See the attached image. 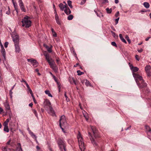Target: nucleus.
<instances>
[{
	"label": "nucleus",
	"instance_id": "nucleus-1",
	"mask_svg": "<svg viewBox=\"0 0 151 151\" xmlns=\"http://www.w3.org/2000/svg\"><path fill=\"white\" fill-rule=\"evenodd\" d=\"M77 138L78 140L79 145L80 149L81 151H84L85 149L84 142L82 137L81 136L80 132H78V134L77 136Z\"/></svg>",
	"mask_w": 151,
	"mask_h": 151
},
{
	"label": "nucleus",
	"instance_id": "nucleus-2",
	"mask_svg": "<svg viewBox=\"0 0 151 151\" xmlns=\"http://www.w3.org/2000/svg\"><path fill=\"white\" fill-rule=\"evenodd\" d=\"M22 26L25 27L26 28H28L31 26V22L29 20L28 17L26 16L22 20Z\"/></svg>",
	"mask_w": 151,
	"mask_h": 151
},
{
	"label": "nucleus",
	"instance_id": "nucleus-3",
	"mask_svg": "<svg viewBox=\"0 0 151 151\" xmlns=\"http://www.w3.org/2000/svg\"><path fill=\"white\" fill-rule=\"evenodd\" d=\"M43 55L45 56L46 60L48 63L50 67L55 64L54 60L50 57L49 54L46 52H45L43 53Z\"/></svg>",
	"mask_w": 151,
	"mask_h": 151
},
{
	"label": "nucleus",
	"instance_id": "nucleus-4",
	"mask_svg": "<svg viewBox=\"0 0 151 151\" xmlns=\"http://www.w3.org/2000/svg\"><path fill=\"white\" fill-rule=\"evenodd\" d=\"M45 107L46 110L48 111V112L52 116L55 115V111L51 106L48 104H45Z\"/></svg>",
	"mask_w": 151,
	"mask_h": 151
},
{
	"label": "nucleus",
	"instance_id": "nucleus-5",
	"mask_svg": "<svg viewBox=\"0 0 151 151\" xmlns=\"http://www.w3.org/2000/svg\"><path fill=\"white\" fill-rule=\"evenodd\" d=\"M59 122V125L60 127H61V126L63 127L65 126L67 123L65 120V116L63 115L60 117Z\"/></svg>",
	"mask_w": 151,
	"mask_h": 151
},
{
	"label": "nucleus",
	"instance_id": "nucleus-6",
	"mask_svg": "<svg viewBox=\"0 0 151 151\" xmlns=\"http://www.w3.org/2000/svg\"><path fill=\"white\" fill-rule=\"evenodd\" d=\"M133 76L135 79V81L137 84L138 83V82L139 81H139L142 80L143 78L142 76L139 75L137 73H132Z\"/></svg>",
	"mask_w": 151,
	"mask_h": 151
},
{
	"label": "nucleus",
	"instance_id": "nucleus-7",
	"mask_svg": "<svg viewBox=\"0 0 151 151\" xmlns=\"http://www.w3.org/2000/svg\"><path fill=\"white\" fill-rule=\"evenodd\" d=\"M139 81H140V82L139 81L138 82V83L137 84L139 88H142L146 87L147 84L144 81L143 79L142 80H140Z\"/></svg>",
	"mask_w": 151,
	"mask_h": 151
},
{
	"label": "nucleus",
	"instance_id": "nucleus-8",
	"mask_svg": "<svg viewBox=\"0 0 151 151\" xmlns=\"http://www.w3.org/2000/svg\"><path fill=\"white\" fill-rule=\"evenodd\" d=\"M27 61L31 63L34 67H36L38 64V63L35 60L33 59H27Z\"/></svg>",
	"mask_w": 151,
	"mask_h": 151
},
{
	"label": "nucleus",
	"instance_id": "nucleus-9",
	"mask_svg": "<svg viewBox=\"0 0 151 151\" xmlns=\"http://www.w3.org/2000/svg\"><path fill=\"white\" fill-rule=\"evenodd\" d=\"M19 4L21 10L24 12H26V9L24 7V4L22 0H19Z\"/></svg>",
	"mask_w": 151,
	"mask_h": 151
},
{
	"label": "nucleus",
	"instance_id": "nucleus-10",
	"mask_svg": "<svg viewBox=\"0 0 151 151\" xmlns=\"http://www.w3.org/2000/svg\"><path fill=\"white\" fill-rule=\"evenodd\" d=\"M13 40L15 44L19 43V39L18 35H13L12 36Z\"/></svg>",
	"mask_w": 151,
	"mask_h": 151
},
{
	"label": "nucleus",
	"instance_id": "nucleus-11",
	"mask_svg": "<svg viewBox=\"0 0 151 151\" xmlns=\"http://www.w3.org/2000/svg\"><path fill=\"white\" fill-rule=\"evenodd\" d=\"M0 46L1 47V53L2 55L4 57V59H5V55H6V52L5 49L4 48V46L2 44V43H1L0 45Z\"/></svg>",
	"mask_w": 151,
	"mask_h": 151
},
{
	"label": "nucleus",
	"instance_id": "nucleus-12",
	"mask_svg": "<svg viewBox=\"0 0 151 151\" xmlns=\"http://www.w3.org/2000/svg\"><path fill=\"white\" fill-rule=\"evenodd\" d=\"M57 142L58 146L65 144V141L60 138L58 139Z\"/></svg>",
	"mask_w": 151,
	"mask_h": 151
},
{
	"label": "nucleus",
	"instance_id": "nucleus-13",
	"mask_svg": "<svg viewBox=\"0 0 151 151\" xmlns=\"http://www.w3.org/2000/svg\"><path fill=\"white\" fill-rule=\"evenodd\" d=\"M91 128L93 131V132L94 137H98L97 135L96 134L97 133V130L95 127L94 126H91Z\"/></svg>",
	"mask_w": 151,
	"mask_h": 151
},
{
	"label": "nucleus",
	"instance_id": "nucleus-14",
	"mask_svg": "<svg viewBox=\"0 0 151 151\" xmlns=\"http://www.w3.org/2000/svg\"><path fill=\"white\" fill-rule=\"evenodd\" d=\"M59 6L61 10L63 11L68 6L66 4L65 5H64L62 3H61L59 4Z\"/></svg>",
	"mask_w": 151,
	"mask_h": 151
},
{
	"label": "nucleus",
	"instance_id": "nucleus-15",
	"mask_svg": "<svg viewBox=\"0 0 151 151\" xmlns=\"http://www.w3.org/2000/svg\"><path fill=\"white\" fill-rule=\"evenodd\" d=\"M19 43L15 44V51L16 52L19 53L20 51V49L19 46L18 45Z\"/></svg>",
	"mask_w": 151,
	"mask_h": 151
},
{
	"label": "nucleus",
	"instance_id": "nucleus-16",
	"mask_svg": "<svg viewBox=\"0 0 151 151\" xmlns=\"http://www.w3.org/2000/svg\"><path fill=\"white\" fill-rule=\"evenodd\" d=\"M61 151H66V144L58 146Z\"/></svg>",
	"mask_w": 151,
	"mask_h": 151
},
{
	"label": "nucleus",
	"instance_id": "nucleus-17",
	"mask_svg": "<svg viewBox=\"0 0 151 151\" xmlns=\"http://www.w3.org/2000/svg\"><path fill=\"white\" fill-rule=\"evenodd\" d=\"M64 11L65 13L67 15L70 14L71 12V11L68 6L64 10Z\"/></svg>",
	"mask_w": 151,
	"mask_h": 151
},
{
	"label": "nucleus",
	"instance_id": "nucleus-18",
	"mask_svg": "<svg viewBox=\"0 0 151 151\" xmlns=\"http://www.w3.org/2000/svg\"><path fill=\"white\" fill-rule=\"evenodd\" d=\"M44 46L46 48L47 51L49 52H52V46H51L50 47H49L48 46L46 45H44Z\"/></svg>",
	"mask_w": 151,
	"mask_h": 151
},
{
	"label": "nucleus",
	"instance_id": "nucleus-19",
	"mask_svg": "<svg viewBox=\"0 0 151 151\" xmlns=\"http://www.w3.org/2000/svg\"><path fill=\"white\" fill-rule=\"evenodd\" d=\"M82 82L83 83H84L87 86H89L91 85L89 82L87 80H83Z\"/></svg>",
	"mask_w": 151,
	"mask_h": 151
},
{
	"label": "nucleus",
	"instance_id": "nucleus-20",
	"mask_svg": "<svg viewBox=\"0 0 151 151\" xmlns=\"http://www.w3.org/2000/svg\"><path fill=\"white\" fill-rule=\"evenodd\" d=\"M145 128L147 131H148L147 134L151 135V129L150 127L148 126H145Z\"/></svg>",
	"mask_w": 151,
	"mask_h": 151
},
{
	"label": "nucleus",
	"instance_id": "nucleus-21",
	"mask_svg": "<svg viewBox=\"0 0 151 151\" xmlns=\"http://www.w3.org/2000/svg\"><path fill=\"white\" fill-rule=\"evenodd\" d=\"M139 69V68L136 67H133V68H132L131 70L132 72V73H134L135 72H136L138 71Z\"/></svg>",
	"mask_w": 151,
	"mask_h": 151
},
{
	"label": "nucleus",
	"instance_id": "nucleus-22",
	"mask_svg": "<svg viewBox=\"0 0 151 151\" xmlns=\"http://www.w3.org/2000/svg\"><path fill=\"white\" fill-rule=\"evenodd\" d=\"M90 139L92 142V143L94 145H97V144L96 142L94 140L93 138L91 135V137H90Z\"/></svg>",
	"mask_w": 151,
	"mask_h": 151
},
{
	"label": "nucleus",
	"instance_id": "nucleus-23",
	"mask_svg": "<svg viewBox=\"0 0 151 151\" xmlns=\"http://www.w3.org/2000/svg\"><path fill=\"white\" fill-rule=\"evenodd\" d=\"M119 37L121 40L124 42L125 43H127V42L124 39V38L123 37L122 35L121 34H120L119 35Z\"/></svg>",
	"mask_w": 151,
	"mask_h": 151
},
{
	"label": "nucleus",
	"instance_id": "nucleus-24",
	"mask_svg": "<svg viewBox=\"0 0 151 151\" xmlns=\"http://www.w3.org/2000/svg\"><path fill=\"white\" fill-rule=\"evenodd\" d=\"M151 68V67L150 65H147L146 66L145 69L146 72L150 71V70Z\"/></svg>",
	"mask_w": 151,
	"mask_h": 151
},
{
	"label": "nucleus",
	"instance_id": "nucleus-25",
	"mask_svg": "<svg viewBox=\"0 0 151 151\" xmlns=\"http://www.w3.org/2000/svg\"><path fill=\"white\" fill-rule=\"evenodd\" d=\"M3 151H14V150L12 149H10L9 148H6L4 147L3 148Z\"/></svg>",
	"mask_w": 151,
	"mask_h": 151
},
{
	"label": "nucleus",
	"instance_id": "nucleus-26",
	"mask_svg": "<svg viewBox=\"0 0 151 151\" xmlns=\"http://www.w3.org/2000/svg\"><path fill=\"white\" fill-rule=\"evenodd\" d=\"M143 5L147 9L148 8L150 7L149 3L147 2H145L143 3Z\"/></svg>",
	"mask_w": 151,
	"mask_h": 151
},
{
	"label": "nucleus",
	"instance_id": "nucleus-27",
	"mask_svg": "<svg viewBox=\"0 0 151 151\" xmlns=\"http://www.w3.org/2000/svg\"><path fill=\"white\" fill-rule=\"evenodd\" d=\"M51 67L54 71H57L58 68L55 64L51 66Z\"/></svg>",
	"mask_w": 151,
	"mask_h": 151
},
{
	"label": "nucleus",
	"instance_id": "nucleus-28",
	"mask_svg": "<svg viewBox=\"0 0 151 151\" xmlns=\"http://www.w3.org/2000/svg\"><path fill=\"white\" fill-rule=\"evenodd\" d=\"M5 106L6 111H9L10 110V106L9 104H5Z\"/></svg>",
	"mask_w": 151,
	"mask_h": 151
},
{
	"label": "nucleus",
	"instance_id": "nucleus-29",
	"mask_svg": "<svg viewBox=\"0 0 151 151\" xmlns=\"http://www.w3.org/2000/svg\"><path fill=\"white\" fill-rule=\"evenodd\" d=\"M45 93L46 94L48 95L49 96H50L51 97H52V96L51 94V93H50V92L49 91H48V90L45 91Z\"/></svg>",
	"mask_w": 151,
	"mask_h": 151
},
{
	"label": "nucleus",
	"instance_id": "nucleus-30",
	"mask_svg": "<svg viewBox=\"0 0 151 151\" xmlns=\"http://www.w3.org/2000/svg\"><path fill=\"white\" fill-rule=\"evenodd\" d=\"M111 33H112V34L113 35V36L115 38H116L118 37V36L114 32L111 31Z\"/></svg>",
	"mask_w": 151,
	"mask_h": 151
},
{
	"label": "nucleus",
	"instance_id": "nucleus-31",
	"mask_svg": "<svg viewBox=\"0 0 151 151\" xmlns=\"http://www.w3.org/2000/svg\"><path fill=\"white\" fill-rule=\"evenodd\" d=\"M4 131L6 132H9V130L8 128V126L4 127Z\"/></svg>",
	"mask_w": 151,
	"mask_h": 151
},
{
	"label": "nucleus",
	"instance_id": "nucleus-32",
	"mask_svg": "<svg viewBox=\"0 0 151 151\" xmlns=\"http://www.w3.org/2000/svg\"><path fill=\"white\" fill-rule=\"evenodd\" d=\"M55 19L56 20L57 23L58 24L60 25V22L59 21L58 17H57V16L56 17H55Z\"/></svg>",
	"mask_w": 151,
	"mask_h": 151
},
{
	"label": "nucleus",
	"instance_id": "nucleus-33",
	"mask_svg": "<svg viewBox=\"0 0 151 151\" xmlns=\"http://www.w3.org/2000/svg\"><path fill=\"white\" fill-rule=\"evenodd\" d=\"M71 3L72 2L70 1L69 0L68 1V4L71 8H73V6L71 4Z\"/></svg>",
	"mask_w": 151,
	"mask_h": 151
},
{
	"label": "nucleus",
	"instance_id": "nucleus-34",
	"mask_svg": "<svg viewBox=\"0 0 151 151\" xmlns=\"http://www.w3.org/2000/svg\"><path fill=\"white\" fill-rule=\"evenodd\" d=\"M77 73H78V75L80 76L82 75L84 73L83 72H81L80 70H78L77 71Z\"/></svg>",
	"mask_w": 151,
	"mask_h": 151
},
{
	"label": "nucleus",
	"instance_id": "nucleus-35",
	"mask_svg": "<svg viewBox=\"0 0 151 151\" xmlns=\"http://www.w3.org/2000/svg\"><path fill=\"white\" fill-rule=\"evenodd\" d=\"M106 11L107 13L110 14L112 12L111 9H109L108 8L106 9Z\"/></svg>",
	"mask_w": 151,
	"mask_h": 151
},
{
	"label": "nucleus",
	"instance_id": "nucleus-36",
	"mask_svg": "<svg viewBox=\"0 0 151 151\" xmlns=\"http://www.w3.org/2000/svg\"><path fill=\"white\" fill-rule=\"evenodd\" d=\"M73 18V15L71 14L68 17V20H71Z\"/></svg>",
	"mask_w": 151,
	"mask_h": 151
},
{
	"label": "nucleus",
	"instance_id": "nucleus-37",
	"mask_svg": "<svg viewBox=\"0 0 151 151\" xmlns=\"http://www.w3.org/2000/svg\"><path fill=\"white\" fill-rule=\"evenodd\" d=\"M6 9L7 10V11L6 12V13L8 15L10 13V11H9L10 9L9 7H8Z\"/></svg>",
	"mask_w": 151,
	"mask_h": 151
},
{
	"label": "nucleus",
	"instance_id": "nucleus-38",
	"mask_svg": "<svg viewBox=\"0 0 151 151\" xmlns=\"http://www.w3.org/2000/svg\"><path fill=\"white\" fill-rule=\"evenodd\" d=\"M44 104H50V102L49 100L47 99H46L44 102Z\"/></svg>",
	"mask_w": 151,
	"mask_h": 151
},
{
	"label": "nucleus",
	"instance_id": "nucleus-39",
	"mask_svg": "<svg viewBox=\"0 0 151 151\" xmlns=\"http://www.w3.org/2000/svg\"><path fill=\"white\" fill-rule=\"evenodd\" d=\"M111 44L113 46H115L116 47H117V45L116 42H112L111 43Z\"/></svg>",
	"mask_w": 151,
	"mask_h": 151
},
{
	"label": "nucleus",
	"instance_id": "nucleus-40",
	"mask_svg": "<svg viewBox=\"0 0 151 151\" xmlns=\"http://www.w3.org/2000/svg\"><path fill=\"white\" fill-rule=\"evenodd\" d=\"M32 111H33V113L35 114V116L37 117V112L35 110H34V109H33L32 110Z\"/></svg>",
	"mask_w": 151,
	"mask_h": 151
},
{
	"label": "nucleus",
	"instance_id": "nucleus-41",
	"mask_svg": "<svg viewBox=\"0 0 151 151\" xmlns=\"http://www.w3.org/2000/svg\"><path fill=\"white\" fill-rule=\"evenodd\" d=\"M56 83H57L58 86L59 91H60V84L58 82V81L57 82H56Z\"/></svg>",
	"mask_w": 151,
	"mask_h": 151
},
{
	"label": "nucleus",
	"instance_id": "nucleus-42",
	"mask_svg": "<svg viewBox=\"0 0 151 151\" xmlns=\"http://www.w3.org/2000/svg\"><path fill=\"white\" fill-rule=\"evenodd\" d=\"M14 151H23L22 149L21 148V147H20V148H17V150L16 151L14 150Z\"/></svg>",
	"mask_w": 151,
	"mask_h": 151
},
{
	"label": "nucleus",
	"instance_id": "nucleus-43",
	"mask_svg": "<svg viewBox=\"0 0 151 151\" xmlns=\"http://www.w3.org/2000/svg\"><path fill=\"white\" fill-rule=\"evenodd\" d=\"M135 58H136V59L138 61L139 60V55H135Z\"/></svg>",
	"mask_w": 151,
	"mask_h": 151
},
{
	"label": "nucleus",
	"instance_id": "nucleus-44",
	"mask_svg": "<svg viewBox=\"0 0 151 151\" xmlns=\"http://www.w3.org/2000/svg\"><path fill=\"white\" fill-rule=\"evenodd\" d=\"M8 123L5 121L4 122L3 124V125L4 127H7L8 126Z\"/></svg>",
	"mask_w": 151,
	"mask_h": 151
},
{
	"label": "nucleus",
	"instance_id": "nucleus-45",
	"mask_svg": "<svg viewBox=\"0 0 151 151\" xmlns=\"http://www.w3.org/2000/svg\"><path fill=\"white\" fill-rule=\"evenodd\" d=\"M9 43L8 42H6L4 44V47H5L6 48L8 46V45Z\"/></svg>",
	"mask_w": 151,
	"mask_h": 151
},
{
	"label": "nucleus",
	"instance_id": "nucleus-46",
	"mask_svg": "<svg viewBox=\"0 0 151 151\" xmlns=\"http://www.w3.org/2000/svg\"><path fill=\"white\" fill-rule=\"evenodd\" d=\"M86 1V0H82V1H81V5H83L84 4Z\"/></svg>",
	"mask_w": 151,
	"mask_h": 151
},
{
	"label": "nucleus",
	"instance_id": "nucleus-47",
	"mask_svg": "<svg viewBox=\"0 0 151 151\" xmlns=\"http://www.w3.org/2000/svg\"><path fill=\"white\" fill-rule=\"evenodd\" d=\"M52 34L53 36L54 37H57V34H56V33L55 32H54L52 33Z\"/></svg>",
	"mask_w": 151,
	"mask_h": 151
},
{
	"label": "nucleus",
	"instance_id": "nucleus-48",
	"mask_svg": "<svg viewBox=\"0 0 151 151\" xmlns=\"http://www.w3.org/2000/svg\"><path fill=\"white\" fill-rule=\"evenodd\" d=\"M37 149V151H40V148L38 146H37L36 147Z\"/></svg>",
	"mask_w": 151,
	"mask_h": 151
},
{
	"label": "nucleus",
	"instance_id": "nucleus-49",
	"mask_svg": "<svg viewBox=\"0 0 151 151\" xmlns=\"http://www.w3.org/2000/svg\"><path fill=\"white\" fill-rule=\"evenodd\" d=\"M119 19V18L118 17V18L115 19L116 24L118 23V22Z\"/></svg>",
	"mask_w": 151,
	"mask_h": 151
},
{
	"label": "nucleus",
	"instance_id": "nucleus-50",
	"mask_svg": "<svg viewBox=\"0 0 151 151\" xmlns=\"http://www.w3.org/2000/svg\"><path fill=\"white\" fill-rule=\"evenodd\" d=\"M54 11H55V17H56L57 16V17H58V15L57 14V11H56V10L55 9V10H54Z\"/></svg>",
	"mask_w": 151,
	"mask_h": 151
},
{
	"label": "nucleus",
	"instance_id": "nucleus-51",
	"mask_svg": "<svg viewBox=\"0 0 151 151\" xmlns=\"http://www.w3.org/2000/svg\"><path fill=\"white\" fill-rule=\"evenodd\" d=\"M119 14V11H118L116 12V13L115 14V16L116 17H117Z\"/></svg>",
	"mask_w": 151,
	"mask_h": 151
},
{
	"label": "nucleus",
	"instance_id": "nucleus-52",
	"mask_svg": "<svg viewBox=\"0 0 151 151\" xmlns=\"http://www.w3.org/2000/svg\"><path fill=\"white\" fill-rule=\"evenodd\" d=\"M11 118H8L6 120V121H5V122L7 123H8V122H9V121H10V119Z\"/></svg>",
	"mask_w": 151,
	"mask_h": 151
},
{
	"label": "nucleus",
	"instance_id": "nucleus-53",
	"mask_svg": "<svg viewBox=\"0 0 151 151\" xmlns=\"http://www.w3.org/2000/svg\"><path fill=\"white\" fill-rule=\"evenodd\" d=\"M147 73V75L148 76H150V71H148V72H146Z\"/></svg>",
	"mask_w": 151,
	"mask_h": 151
},
{
	"label": "nucleus",
	"instance_id": "nucleus-54",
	"mask_svg": "<svg viewBox=\"0 0 151 151\" xmlns=\"http://www.w3.org/2000/svg\"><path fill=\"white\" fill-rule=\"evenodd\" d=\"M72 80L73 81V83L75 84V85H76V81H75V80L74 79V78H72Z\"/></svg>",
	"mask_w": 151,
	"mask_h": 151
},
{
	"label": "nucleus",
	"instance_id": "nucleus-55",
	"mask_svg": "<svg viewBox=\"0 0 151 151\" xmlns=\"http://www.w3.org/2000/svg\"><path fill=\"white\" fill-rule=\"evenodd\" d=\"M137 51L138 52H142L143 49H142L141 48L140 50H138Z\"/></svg>",
	"mask_w": 151,
	"mask_h": 151
},
{
	"label": "nucleus",
	"instance_id": "nucleus-56",
	"mask_svg": "<svg viewBox=\"0 0 151 151\" xmlns=\"http://www.w3.org/2000/svg\"><path fill=\"white\" fill-rule=\"evenodd\" d=\"M129 66H130V68L131 70L132 68H133V67H134L132 65H131L130 63H129Z\"/></svg>",
	"mask_w": 151,
	"mask_h": 151
},
{
	"label": "nucleus",
	"instance_id": "nucleus-57",
	"mask_svg": "<svg viewBox=\"0 0 151 151\" xmlns=\"http://www.w3.org/2000/svg\"><path fill=\"white\" fill-rule=\"evenodd\" d=\"M56 61L57 63L58 64V63H59V61H60V59H59V58H57L56 59Z\"/></svg>",
	"mask_w": 151,
	"mask_h": 151
},
{
	"label": "nucleus",
	"instance_id": "nucleus-58",
	"mask_svg": "<svg viewBox=\"0 0 151 151\" xmlns=\"http://www.w3.org/2000/svg\"><path fill=\"white\" fill-rule=\"evenodd\" d=\"M37 1L39 4L41 3L42 2V0H37Z\"/></svg>",
	"mask_w": 151,
	"mask_h": 151
},
{
	"label": "nucleus",
	"instance_id": "nucleus-59",
	"mask_svg": "<svg viewBox=\"0 0 151 151\" xmlns=\"http://www.w3.org/2000/svg\"><path fill=\"white\" fill-rule=\"evenodd\" d=\"M53 76V78H54V79L55 81L56 82H57L58 81H57V79H56V77H55V76Z\"/></svg>",
	"mask_w": 151,
	"mask_h": 151
},
{
	"label": "nucleus",
	"instance_id": "nucleus-60",
	"mask_svg": "<svg viewBox=\"0 0 151 151\" xmlns=\"http://www.w3.org/2000/svg\"><path fill=\"white\" fill-rule=\"evenodd\" d=\"M25 84H26L28 89L30 88L29 85L28 84V83H27V82L26 83H25Z\"/></svg>",
	"mask_w": 151,
	"mask_h": 151
},
{
	"label": "nucleus",
	"instance_id": "nucleus-61",
	"mask_svg": "<svg viewBox=\"0 0 151 151\" xmlns=\"http://www.w3.org/2000/svg\"><path fill=\"white\" fill-rule=\"evenodd\" d=\"M28 90L30 93H32V90H31L30 88L28 89Z\"/></svg>",
	"mask_w": 151,
	"mask_h": 151
},
{
	"label": "nucleus",
	"instance_id": "nucleus-62",
	"mask_svg": "<svg viewBox=\"0 0 151 151\" xmlns=\"http://www.w3.org/2000/svg\"><path fill=\"white\" fill-rule=\"evenodd\" d=\"M84 116L85 117V118H86V120H88V116L87 115H84Z\"/></svg>",
	"mask_w": 151,
	"mask_h": 151
},
{
	"label": "nucleus",
	"instance_id": "nucleus-63",
	"mask_svg": "<svg viewBox=\"0 0 151 151\" xmlns=\"http://www.w3.org/2000/svg\"><path fill=\"white\" fill-rule=\"evenodd\" d=\"M31 135L32 136H34L35 137H36V136L33 134V132L31 133Z\"/></svg>",
	"mask_w": 151,
	"mask_h": 151
},
{
	"label": "nucleus",
	"instance_id": "nucleus-64",
	"mask_svg": "<svg viewBox=\"0 0 151 151\" xmlns=\"http://www.w3.org/2000/svg\"><path fill=\"white\" fill-rule=\"evenodd\" d=\"M150 38V37H148L146 38L145 39V40L146 41H147Z\"/></svg>",
	"mask_w": 151,
	"mask_h": 151
}]
</instances>
